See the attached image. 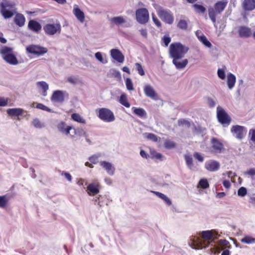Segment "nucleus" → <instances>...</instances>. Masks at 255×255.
I'll return each mask as SVG.
<instances>
[{
    "instance_id": "13",
    "label": "nucleus",
    "mask_w": 255,
    "mask_h": 255,
    "mask_svg": "<svg viewBox=\"0 0 255 255\" xmlns=\"http://www.w3.org/2000/svg\"><path fill=\"white\" fill-rule=\"evenodd\" d=\"M221 164L220 162L214 159H210L205 163V168L210 172H216L220 169Z\"/></svg>"
},
{
    "instance_id": "18",
    "label": "nucleus",
    "mask_w": 255,
    "mask_h": 255,
    "mask_svg": "<svg viewBox=\"0 0 255 255\" xmlns=\"http://www.w3.org/2000/svg\"><path fill=\"white\" fill-rule=\"evenodd\" d=\"M238 32L240 37L247 38L252 35L251 28L246 26H239L238 27Z\"/></svg>"
},
{
    "instance_id": "55",
    "label": "nucleus",
    "mask_w": 255,
    "mask_h": 255,
    "mask_svg": "<svg viewBox=\"0 0 255 255\" xmlns=\"http://www.w3.org/2000/svg\"><path fill=\"white\" fill-rule=\"evenodd\" d=\"M150 154L152 158H154L157 159H162L163 157L162 155L158 152H156L155 151H151L150 152Z\"/></svg>"
},
{
    "instance_id": "25",
    "label": "nucleus",
    "mask_w": 255,
    "mask_h": 255,
    "mask_svg": "<svg viewBox=\"0 0 255 255\" xmlns=\"http://www.w3.org/2000/svg\"><path fill=\"white\" fill-rule=\"evenodd\" d=\"M180 59H176L172 60L173 64L178 69H182L187 65L188 61L187 59L180 61Z\"/></svg>"
},
{
    "instance_id": "40",
    "label": "nucleus",
    "mask_w": 255,
    "mask_h": 255,
    "mask_svg": "<svg viewBox=\"0 0 255 255\" xmlns=\"http://www.w3.org/2000/svg\"><path fill=\"white\" fill-rule=\"evenodd\" d=\"M102 156L101 153H98L95 154L92 156L90 157L89 158V161L92 163L93 164H97V163H99V158Z\"/></svg>"
},
{
    "instance_id": "9",
    "label": "nucleus",
    "mask_w": 255,
    "mask_h": 255,
    "mask_svg": "<svg viewBox=\"0 0 255 255\" xmlns=\"http://www.w3.org/2000/svg\"><path fill=\"white\" fill-rule=\"evenodd\" d=\"M231 131L234 136L239 139H243L247 133L246 128L239 125L233 126Z\"/></svg>"
},
{
    "instance_id": "44",
    "label": "nucleus",
    "mask_w": 255,
    "mask_h": 255,
    "mask_svg": "<svg viewBox=\"0 0 255 255\" xmlns=\"http://www.w3.org/2000/svg\"><path fill=\"white\" fill-rule=\"evenodd\" d=\"M199 41L202 43L203 44L205 45V46L208 48H211L212 46V44L211 42L207 39L206 37L204 35L199 37Z\"/></svg>"
},
{
    "instance_id": "1",
    "label": "nucleus",
    "mask_w": 255,
    "mask_h": 255,
    "mask_svg": "<svg viewBox=\"0 0 255 255\" xmlns=\"http://www.w3.org/2000/svg\"><path fill=\"white\" fill-rule=\"evenodd\" d=\"M198 235L200 237L192 236L190 237L189 244L192 248L199 250L210 247L212 249V247L215 246L212 231L200 232Z\"/></svg>"
},
{
    "instance_id": "49",
    "label": "nucleus",
    "mask_w": 255,
    "mask_h": 255,
    "mask_svg": "<svg viewBox=\"0 0 255 255\" xmlns=\"http://www.w3.org/2000/svg\"><path fill=\"white\" fill-rule=\"evenodd\" d=\"M135 67L136 70V71L138 72V73L140 76H143L145 74L144 71L141 66V65L140 63H136L135 64Z\"/></svg>"
},
{
    "instance_id": "34",
    "label": "nucleus",
    "mask_w": 255,
    "mask_h": 255,
    "mask_svg": "<svg viewBox=\"0 0 255 255\" xmlns=\"http://www.w3.org/2000/svg\"><path fill=\"white\" fill-rule=\"evenodd\" d=\"M119 102L127 108H129L130 106L129 103L128 102L127 96L125 93H123L121 95Z\"/></svg>"
},
{
    "instance_id": "53",
    "label": "nucleus",
    "mask_w": 255,
    "mask_h": 255,
    "mask_svg": "<svg viewBox=\"0 0 255 255\" xmlns=\"http://www.w3.org/2000/svg\"><path fill=\"white\" fill-rule=\"evenodd\" d=\"M146 137L147 139L153 141H157L158 138L156 135L152 133H145Z\"/></svg>"
},
{
    "instance_id": "62",
    "label": "nucleus",
    "mask_w": 255,
    "mask_h": 255,
    "mask_svg": "<svg viewBox=\"0 0 255 255\" xmlns=\"http://www.w3.org/2000/svg\"><path fill=\"white\" fill-rule=\"evenodd\" d=\"M226 174L229 178H230L231 179V180L233 182H235L234 180V177L236 176V174L235 173L233 172L232 171H228L226 173H223V175H225Z\"/></svg>"
},
{
    "instance_id": "11",
    "label": "nucleus",
    "mask_w": 255,
    "mask_h": 255,
    "mask_svg": "<svg viewBox=\"0 0 255 255\" xmlns=\"http://www.w3.org/2000/svg\"><path fill=\"white\" fill-rule=\"evenodd\" d=\"M99 165L108 174L111 176L114 175L116 167L113 163L106 160H101L99 162Z\"/></svg>"
},
{
    "instance_id": "30",
    "label": "nucleus",
    "mask_w": 255,
    "mask_h": 255,
    "mask_svg": "<svg viewBox=\"0 0 255 255\" xmlns=\"http://www.w3.org/2000/svg\"><path fill=\"white\" fill-rule=\"evenodd\" d=\"M23 110L20 108H12L7 110V113L12 117L19 116L22 115Z\"/></svg>"
},
{
    "instance_id": "58",
    "label": "nucleus",
    "mask_w": 255,
    "mask_h": 255,
    "mask_svg": "<svg viewBox=\"0 0 255 255\" xmlns=\"http://www.w3.org/2000/svg\"><path fill=\"white\" fill-rule=\"evenodd\" d=\"M111 74L113 76L118 79H121V75L120 72L116 69H112L111 71Z\"/></svg>"
},
{
    "instance_id": "2",
    "label": "nucleus",
    "mask_w": 255,
    "mask_h": 255,
    "mask_svg": "<svg viewBox=\"0 0 255 255\" xmlns=\"http://www.w3.org/2000/svg\"><path fill=\"white\" fill-rule=\"evenodd\" d=\"M188 48L179 43H172L169 47L170 57L173 59H181L187 52Z\"/></svg>"
},
{
    "instance_id": "33",
    "label": "nucleus",
    "mask_w": 255,
    "mask_h": 255,
    "mask_svg": "<svg viewBox=\"0 0 255 255\" xmlns=\"http://www.w3.org/2000/svg\"><path fill=\"white\" fill-rule=\"evenodd\" d=\"M25 17L21 14H17L14 18L15 23L19 26H22L25 23Z\"/></svg>"
},
{
    "instance_id": "27",
    "label": "nucleus",
    "mask_w": 255,
    "mask_h": 255,
    "mask_svg": "<svg viewBox=\"0 0 255 255\" xmlns=\"http://www.w3.org/2000/svg\"><path fill=\"white\" fill-rule=\"evenodd\" d=\"M111 23L116 25H120L127 22L126 18L122 16H118L112 17L110 19Z\"/></svg>"
},
{
    "instance_id": "41",
    "label": "nucleus",
    "mask_w": 255,
    "mask_h": 255,
    "mask_svg": "<svg viewBox=\"0 0 255 255\" xmlns=\"http://www.w3.org/2000/svg\"><path fill=\"white\" fill-rule=\"evenodd\" d=\"M74 130V134L75 135H77L78 136H86L87 133L84 130V129L82 128H73Z\"/></svg>"
},
{
    "instance_id": "35",
    "label": "nucleus",
    "mask_w": 255,
    "mask_h": 255,
    "mask_svg": "<svg viewBox=\"0 0 255 255\" xmlns=\"http://www.w3.org/2000/svg\"><path fill=\"white\" fill-rule=\"evenodd\" d=\"M184 158L188 168L191 170H193L194 168V165L192 156L190 155L186 154L184 155Z\"/></svg>"
},
{
    "instance_id": "8",
    "label": "nucleus",
    "mask_w": 255,
    "mask_h": 255,
    "mask_svg": "<svg viewBox=\"0 0 255 255\" xmlns=\"http://www.w3.org/2000/svg\"><path fill=\"white\" fill-rule=\"evenodd\" d=\"M27 52L29 53L37 56L43 55L47 52L46 48L36 45H30L26 48Z\"/></svg>"
},
{
    "instance_id": "12",
    "label": "nucleus",
    "mask_w": 255,
    "mask_h": 255,
    "mask_svg": "<svg viewBox=\"0 0 255 255\" xmlns=\"http://www.w3.org/2000/svg\"><path fill=\"white\" fill-rule=\"evenodd\" d=\"M100 184L98 180H95L89 184L87 188V192L89 195H95L100 192Z\"/></svg>"
},
{
    "instance_id": "38",
    "label": "nucleus",
    "mask_w": 255,
    "mask_h": 255,
    "mask_svg": "<svg viewBox=\"0 0 255 255\" xmlns=\"http://www.w3.org/2000/svg\"><path fill=\"white\" fill-rule=\"evenodd\" d=\"M35 104L36 105V108L37 109H40V110H42L43 111H47V112H52L51 109H50V108H49L47 106H45L43 104H41V103H37L33 102L32 103V105H31V107H33L34 105Z\"/></svg>"
},
{
    "instance_id": "39",
    "label": "nucleus",
    "mask_w": 255,
    "mask_h": 255,
    "mask_svg": "<svg viewBox=\"0 0 255 255\" xmlns=\"http://www.w3.org/2000/svg\"><path fill=\"white\" fill-rule=\"evenodd\" d=\"M13 7V3L7 0H2L0 4V8L12 9Z\"/></svg>"
},
{
    "instance_id": "7",
    "label": "nucleus",
    "mask_w": 255,
    "mask_h": 255,
    "mask_svg": "<svg viewBox=\"0 0 255 255\" xmlns=\"http://www.w3.org/2000/svg\"><path fill=\"white\" fill-rule=\"evenodd\" d=\"M217 116L219 122L223 125L227 124L229 125L231 122V118L221 107L218 106L217 108Z\"/></svg>"
},
{
    "instance_id": "29",
    "label": "nucleus",
    "mask_w": 255,
    "mask_h": 255,
    "mask_svg": "<svg viewBox=\"0 0 255 255\" xmlns=\"http://www.w3.org/2000/svg\"><path fill=\"white\" fill-rule=\"evenodd\" d=\"M12 10V8H0V13L5 19L9 18L13 15Z\"/></svg>"
},
{
    "instance_id": "61",
    "label": "nucleus",
    "mask_w": 255,
    "mask_h": 255,
    "mask_svg": "<svg viewBox=\"0 0 255 255\" xmlns=\"http://www.w3.org/2000/svg\"><path fill=\"white\" fill-rule=\"evenodd\" d=\"M193 156L197 160L200 162H203L204 160V157L199 152H195Z\"/></svg>"
},
{
    "instance_id": "48",
    "label": "nucleus",
    "mask_w": 255,
    "mask_h": 255,
    "mask_svg": "<svg viewBox=\"0 0 255 255\" xmlns=\"http://www.w3.org/2000/svg\"><path fill=\"white\" fill-rule=\"evenodd\" d=\"M198 185L203 189H206L209 187V184L206 179H201L198 183Z\"/></svg>"
},
{
    "instance_id": "63",
    "label": "nucleus",
    "mask_w": 255,
    "mask_h": 255,
    "mask_svg": "<svg viewBox=\"0 0 255 255\" xmlns=\"http://www.w3.org/2000/svg\"><path fill=\"white\" fill-rule=\"evenodd\" d=\"M162 40H163L165 46H167L168 45L169 43L171 41V38L169 36H164L162 38Z\"/></svg>"
},
{
    "instance_id": "52",
    "label": "nucleus",
    "mask_w": 255,
    "mask_h": 255,
    "mask_svg": "<svg viewBox=\"0 0 255 255\" xmlns=\"http://www.w3.org/2000/svg\"><path fill=\"white\" fill-rule=\"evenodd\" d=\"M126 85L128 90L132 91L134 90L132 82L130 78H127L126 80Z\"/></svg>"
},
{
    "instance_id": "23",
    "label": "nucleus",
    "mask_w": 255,
    "mask_h": 255,
    "mask_svg": "<svg viewBox=\"0 0 255 255\" xmlns=\"http://www.w3.org/2000/svg\"><path fill=\"white\" fill-rule=\"evenodd\" d=\"M227 3L228 1L227 0L218 1L214 5V9L217 13H220L224 10Z\"/></svg>"
},
{
    "instance_id": "42",
    "label": "nucleus",
    "mask_w": 255,
    "mask_h": 255,
    "mask_svg": "<svg viewBox=\"0 0 255 255\" xmlns=\"http://www.w3.org/2000/svg\"><path fill=\"white\" fill-rule=\"evenodd\" d=\"M243 243L247 244H251L255 243V238H254L251 236H246L241 240Z\"/></svg>"
},
{
    "instance_id": "54",
    "label": "nucleus",
    "mask_w": 255,
    "mask_h": 255,
    "mask_svg": "<svg viewBox=\"0 0 255 255\" xmlns=\"http://www.w3.org/2000/svg\"><path fill=\"white\" fill-rule=\"evenodd\" d=\"M247 193V189L244 187H241L238 191V195L240 197H244Z\"/></svg>"
},
{
    "instance_id": "50",
    "label": "nucleus",
    "mask_w": 255,
    "mask_h": 255,
    "mask_svg": "<svg viewBox=\"0 0 255 255\" xmlns=\"http://www.w3.org/2000/svg\"><path fill=\"white\" fill-rule=\"evenodd\" d=\"M95 58L101 63L106 64L107 63V60H105L102 56V53L100 52H98L95 54Z\"/></svg>"
},
{
    "instance_id": "56",
    "label": "nucleus",
    "mask_w": 255,
    "mask_h": 255,
    "mask_svg": "<svg viewBox=\"0 0 255 255\" xmlns=\"http://www.w3.org/2000/svg\"><path fill=\"white\" fill-rule=\"evenodd\" d=\"M217 74L218 77L224 80L225 79L226 75L225 71L222 69H219L217 71Z\"/></svg>"
},
{
    "instance_id": "16",
    "label": "nucleus",
    "mask_w": 255,
    "mask_h": 255,
    "mask_svg": "<svg viewBox=\"0 0 255 255\" xmlns=\"http://www.w3.org/2000/svg\"><path fill=\"white\" fill-rule=\"evenodd\" d=\"M143 91L145 96L152 99H156L157 95L154 88L149 84H146L143 87Z\"/></svg>"
},
{
    "instance_id": "57",
    "label": "nucleus",
    "mask_w": 255,
    "mask_h": 255,
    "mask_svg": "<svg viewBox=\"0 0 255 255\" xmlns=\"http://www.w3.org/2000/svg\"><path fill=\"white\" fill-rule=\"evenodd\" d=\"M179 126L185 125L186 127L189 128L190 126V123L187 120L184 119H180L178 121Z\"/></svg>"
},
{
    "instance_id": "59",
    "label": "nucleus",
    "mask_w": 255,
    "mask_h": 255,
    "mask_svg": "<svg viewBox=\"0 0 255 255\" xmlns=\"http://www.w3.org/2000/svg\"><path fill=\"white\" fill-rule=\"evenodd\" d=\"M152 18L153 22L158 27H159L161 26V23L158 20V19L155 16L154 13H152Z\"/></svg>"
},
{
    "instance_id": "47",
    "label": "nucleus",
    "mask_w": 255,
    "mask_h": 255,
    "mask_svg": "<svg viewBox=\"0 0 255 255\" xmlns=\"http://www.w3.org/2000/svg\"><path fill=\"white\" fill-rule=\"evenodd\" d=\"M177 26L182 30H186L187 28V22L184 19H181L178 22Z\"/></svg>"
},
{
    "instance_id": "15",
    "label": "nucleus",
    "mask_w": 255,
    "mask_h": 255,
    "mask_svg": "<svg viewBox=\"0 0 255 255\" xmlns=\"http://www.w3.org/2000/svg\"><path fill=\"white\" fill-rule=\"evenodd\" d=\"M231 247L229 242L226 240H220L218 241V244L215 246L212 247V249L215 250V251L220 252L221 251L224 250L226 249H230Z\"/></svg>"
},
{
    "instance_id": "19",
    "label": "nucleus",
    "mask_w": 255,
    "mask_h": 255,
    "mask_svg": "<svg viewBox=\"0 0 255 255\" xmlns=\"http://www.w3.org/2000/svg\"><path fill=\"white\" fill-rule=\"evenodd\" d=\"M111 57L119 63H123L125 56L118 49H112L110 51Z\"/></svg>"
},
{
    "instance_id": "51",
    "label": "nucleus",
    "mask_w": 255,
    "mask_h": 255,
    "mask_svg": "<svg viewBox=\"0 0 255 255\" xmlns=\"http://www.w3.org/2000/svg\"><path fill=\"white\" fill-rule=\"evenodd\" d=\"M164 145L165 147L167 149H172L175 146V143L170 140H166L164 142Z\"/></svg>"
},
{
    "instance_id": "17",
    "label": "nucleus",
    "mask_w": 255,
    "mask_h": 255,
    "mask_svg": "<svg viewBox=\"0 0 255 255\" xmlns=\"http://www.w3.org/2000/svg\"><path fill=\"white\" fill-rule=\"evenodd\" d=\"M57 128L59 131L65 135H68L70 134V131L73 128L72 126L67 125L64 122L58 123Z\"/></svg>"
},
{
    "instance_id": "64",
    "label": "nucleus",
    "mask_w": 255,
    "mask_h": 255,
    "mask_svg": "<svg viewBox=\"0 0 255 255\" xmlns=\"http://www.w3.org/2000/svg\"><path fill=\"white\" fill-rule=\"evenodd\" d=\"M249 135H251V139L255 142V129H251L249 131Z\"/></svg>"
},
{
    "instance_id": "46",
    "label": "nucleus",
    "mask_w": 255,
    "mask_h": 255,
    "mask_svg": "<svg viewBox=\"0 0 255 255\" xmlns=\"http://www.w3.org/2000/svg\"><path fill=\"white\" fill-rule=\"evenodd\" d=\"M32 124L35 128H41L44 127V124L41 123L40 120L37 118L33 120Z\"/></svg>"
},
{
    "instance_id": "24",
    "label": "nucleus",
    "mask_w": 255,
    "mask_h": 255,
    "mask_svg": "<svg viewBox=\"0 0 255 255\" xmlns=\"http://www.w3.org/2000/svg\"><path fill=\"white\" fill-rule=\"evenodd\" d=\"M73 13L76 18L80 21L83 22L85 19L84 12L79 8L77 5H74Z\"/></svg>"
},
{
    "instance_id": "45",
    "label": "nucleus",
    "mask_w": 255,
    "mask_h": 255,
    "mask_svg": "<svg viewBox=\"0 0 255 255\" xmlns=\"http://www.w3.org/2000/svg\"><path fill=\"white\" fill-rule=\"evenodd\" d=\"M67 81L68 82L73 85L76 84L80 81L79 77L78 76H69L67 78Z\"/></svg>"
},
{
    "instance_id": "3",
    "label": "nucleus",
    "mask_w": 255,
    "mask_h": 255,
    "mask_svg": "<svg viewBox=\"0 0 255 255\" xmlns=\"http://www.w3.org/2000/svg\"><path fill=\"white\" fill-rule=\"evenodd\" d=\"M0 54L3 60L8 64L15 65L18 63L12 48L4 46L0 49Z\"/></svg>"
},
{
    "instance_id": "31",
    "label": "nucleus",
    "mask_w": 255,
    "mask_h": 255,
    "mask_svg": "<svg viewBox=\"0 0 255 255\" xmlns=\"http://www.w3.org/2000/svg\"><path fill=\"white\" fill-rule=\"evenodd\" d=\"M236 81V78L235 76L232 74L230 73L227 76V85L229 89L231 90L235 86V83Z\"/></svg>"
},
{
    "instance_id": "36",
    "label": "nucleus",
    "mask_w": 255,
    "mask_h": 255,
    "mask_svg": "<svg viewBox=\"0 0 255 255\" xmlns=\"http://www.w3.org/2000/svg\"><path fill=\"white\" fill-rule=\"evenodd\" d=\"M192 7L197 13L203 14L206 11V9L203 5L197 3L193 4Z\"/></svg>"
},
{
    "instance_id": "14",
    "label": "nucleus",
    "mask_w": 255,
    "mask_h": 255,
    "mask_svg": "<svg viewBox=\"0 0 255 255\" xmlns=\"http://www.w3.org/2000/svg\"><path fill=\"white\" fill-rule=\"evenodd\" d=\"M212 151L215 153H221L224 150L223 144L216 138L211 140Z\"/></svg>"
},
{
    "instance_id": "26",
    "label": "nucleus",
    "mask_w": 255,
    "mask_h": 255,
    "mask_svg": "<svg viewBox=\"0 0 255 255\" xmlns=\"http://www.w3.org/2000/svg\"><path fill=\"white\" fill-rule=\"evenodd\" d=\"M36 85L38 88L42 91V95L46 97L47 95V90L49 89L48 84L45 81H39L36 83Z\"/></svg>"
},
{
    "instance_id": "20",
    "label": "nucleus",
    "mask_w": 255,
    "mask_h": 255,
    "mask_svg": "<svg viewBox=\"0 0 255 255\" xmlns=\"http://www.w3.org/2000/svg\"><path fill=\"white\" fill-rule=\"evenodd\" d=\"M65 92L57 90L53 92L51 100L58 103H62L64 100Z\"/></svg>"
},
{
    "instance_id": "43",
    "label": "nucleus",
    "mask_w": 255,
    "mask_h": 255,
    "mask_svg": "<svg viewBox=\"0 0 255 255\" xmlns=\"http://www.w3.org/2000/svg\"><path fill=\"white\" fill-rule=\"evenodd\" d=\"M8 199L6 195L0 196V208H5L8 203Z\"/></svg>"
},
{
    "instance_id": "4",
    "label": "nucleus",
    "mask_w": 255,
    "mask_h": 255,
    "mask_svg": "<svg viewBox=\"0 0 255 255\" xmlns=\"http://www.w3.org/2000/svg\"><path fill=\"white\" fill-rule=\"evenodd\" d=\"M157 13L160 18L165 23L172 24L174 22V16L169 9H164L159 7L157 9Z\"/></svg>"
},
{
    "instance_id": "60",
    "label": "nucleus",
    "mask_w": 255,
    "mask_h": 255,
    "mask_svg": "<svg viewBox=\"0 0 255 255\" xmlns=\"http://www.w3.org/2000/svg\"><path fill=\"white\" fill-rule=\"evenodd\" d=\"M207 104L211 108L214 107L216 104L215 101L210 97L207 98Z\"/></svg>"
},
{
    "instance_id": "10",
    "label": "nucleus",
    "mask_w": 255,
    "mask_h": 255,
    "mask_svg": "<svg viewBox=\"0 0 255 255\" xmlns=\"http://www.w3.org/2000/svg\"><path fill=\"white\" fill-rule=\"evenodd\" d=\"M43 30L48 35H53L61 31V25L59 23L47 24L43 27Z\"/></svg>"
},
{
    "instance_id": "28",
    "label": "nucleus",
    "mask_w": 255,
    "mask_h": 255,
    "mask_svg": "<svg viewBox=\"0 0 255 255\" xmlns=\"http://www.w3.org/2000/svg\"><path fill=\"white\" fill-rule=\"evenodd\" d=\"M131 110L133 113L140 118H144L146 117V112L141 108L132 107Z\"/></svg>"
},
{
    "instance_id": "6",
    "label": "nucleus",
    "mask_w": 255,
    "mask_h": 255,
    "mask_svg": "<svg viewBox=\"0 0 255 255\" xmlns=\"http://www.w3.org/2000/svg\"><path fill=\"white\" fill-rule=\"evenodd\" d=\"M135 18L136 21L139 23L141 24L146 23L149 19L148 10L145 8H140L136 9L135 11Z\"/></svg>"
},
{
    "instance_id": "37",
    "label": "nucleus",
    "mask_w": 255,
    "mask_h": 255,
    "mask_svg": "<svg viewBox=\"0 0 255 255\" xmlns=\"http://www.w3.org/2000/svg\"><path fill=\"white\" fill-rule=\"evenodd\" d=\"M71 118L73 121L78 123L82 124L86 123V120L84 119L79 114L74 113L72 114Z\"/></svg>"
},
{
    "instance_id": "21",
    "label": "nucleus",
    "mask_w": 255,
    "mask_h": 255,
    "mask_svg": "<svg viewBox=\"0 0 255 255\" xmlns=\"http://www.w3.org/2000/svg\"><path fill=\"white\" fill-rule=\"evenodd\" d=\"M242 7L245 11L254 10L255 9V0H244Z\"/></svg>"
},
{
    "instance_id": "32",
    "label": "nucleus",
    "mask_w": 255,
    "mask_h": 255,
    "mask_svg": "<svg viewBox=\"0 0 255 255\" xmlns=\"http://www.w3.org/2000/svg\"><path fill=\"white\" fill-rule=\"evenodd\" d=\"M152 192L159 198L162 199L168 206L171 205L172 202L170 199L164 194L157 191H152Z\"/></svg>"
},
{
    "instance_id": "5",
    "label": "nucleus",
    "mask_w": 255,
    "mask_h": 255,
    "mask_svg": "<svg viewBox=\"0 0 255 255\" xmlns=\"http://www.w3.org/2000/svg\"><path fill=\"white\" fill-rule=\"evenodd\" d=\"M98 113V117L105 122L111 123L115 120L114 113L109 109H99Z\"/></svg>"
},
{
    "instance_id": "22",
    "label": "nucleus",
    "mask_w": 255,
    "mask_h": 255,
    "mask_svg": "<svg viewBox=\"0 0 255 255\" xmlns=\"http://www.w3.org/2000/svg\"><path fill=\"white\" fill-rule=\"evenodd\" d=\"M28 27L29 29L36 33L39 32L41 29V24L34 20H29Z\"/></svg>"
}]
</instances>
